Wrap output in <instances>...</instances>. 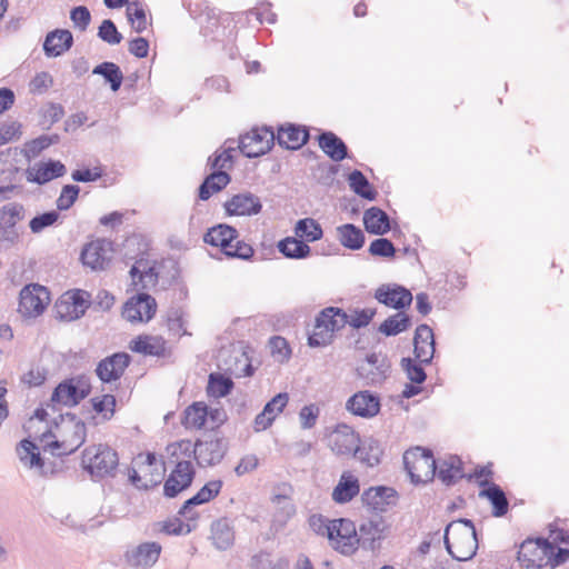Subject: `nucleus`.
<instances>
[{"label": "nucleus", "instance_id": "44", "mask_svg": "<svg viewBox=\"0 0 569 569\" xmlns=\"http://www.w3.org/2000/svg\"><path fill=\"white\" fill-rule=\"evenodd\" d=\"M279 251L287 258L290 259H303L310 254V247L293 237H288L278 243Z\"/></svg>", "mask_w": 569, "mask_h": 569}, {"label": "nucleus", "instance_id": "53", "mask_svg": "<svg viewBox=\"0 0 569 569\" xmlns=\"http://www.w3.org/2000/svg\"><path fill=\"white\" fill-rule=\"evenodd\" d=\"M127 16L136 32L141 33L147 29L146 11L138 2L128 3Z\"/></svg>", "mask_w": 569, "mask_h": 569}, {"label": "nucleus", "instance_id": "39", "mask_svg": "<svg viewBox=\"0 0 569 569\" xmlns=\"http://www.w3.org/2000/svg\"><path fill=\"white\" fill-rule=\"evenodd\" d=\"M437 470L439 479L447 486L455 483L463 477L461 460L457 456L441 460L439 466L437 465Z\"/></svg>", "mask_w": 569, "mask_h": 569}, {"label": "nucleus", "instance_id": "59", "mask_svg": "<svg viewBox=\"0 0 569 569\" xmlns=\"http://www.w3.org/2000/svg\"><path fill=\"white\" fill-rule=\"evenodd\" d=\"M320 415V409L317 405L310 403L303 406L299 411V422L302 429H311L316 426Z\"/></svg>", "mask_w": 569, "mask_h": 569}, {"label": "nucleus", "instance_id": "23", "mask_svg": "<svg viewBox=\"0 0 569 569\" xmlns=\"http://www.w3.org/2000/svg\"><path fill=\"white\" fill-rule=\"evenodd\" d=\"M67 173L66 166L59 160H48L34 163L26 171L29 182L44 184L53 179L63 177Z\"/></svg>", "mask_w": 569, "mask_h": 569}, {"label": "nucleus", "instance_id": "1", "mask_svg": "<svg viewBox=\"0 0 569 569\" xmlns=\"http://www.w3.org/2000/svg\"><path fill=\"white\" fill-rule=\"evenodd\" d=\"M443 540L447 551L459 561L471 559L478 549L476 529L469 519H458L448 523Z\"/></svg>", "mask_w": 569, "mask_h": 569}, {"label": "nucleus", "instance_id": "30", "mask_svg": "<svg viewBox=\"0 0 569 569\" xmlns=\"http://www.w3.org/2000/svg\"><path fill=\"white\" fill-rule=\"evenodd\" d=\"M362 502L375 511H385L395 502L396 491L389 487H371L363 491Z\"/></svg>", "mask_w": 569, "mask_h": 569}, {"label": "nucleus", "instance_id": "18", "mask_svg": "<svg viewBox=\"0 0 569 569\" xmlns=\"http://www.w3.org/2000/svg\"><path fill=\"white\" fill-rule=\"evenodd\" d=\"M359 442V435L346 423H339L329 437V446L337 456H356Z\"/></svg>", "mask_w": 569, "mask_h": 569}, {"label": "nucleus", "instance_id": "7", "mask_svg": "<svg viewBox=\"0 0 569 569\" xmlns=\"http://www.w3.org/2000/svg\"><path fill=\"white\" fill-rule=\"evenodd\" d=\"M82 463L92 476L103 478L114 475L119 458L117 451L109 446L98 445L83 451Z\"/></svg>", "mask_w": 569, "mask_h": 569}, {"label": "nucleus", "instance_id": "51", "mask_svg": "<svg viewBox=\"0 0 569 569\" xmlns=\"http://www.w3.org/2000/svg\"><path fill=\"white\" fill-rule=\"evenodd\" d=\"M24 217V208L18 202H9L0 208V226L16 228Z\"/></svg>", "mask_w": 569, "mask_h": 569}, {"label": "nucleus", "instance_id": "34", "mask_svg": "<svg viewBox=\"0 0 569 569\" xmlns=\"http://www.w3.org/2000/svg\"><path fill=\"white\" fill-rule=\"evenodd\" d=\"M319 147L333 161H341L347 157L346 143L333 132H322L319 138Z\"/></svg>", "mask_w": 569, "mask_h": 569}, {"label": "nucleus", "instance_id": "38", "mask_svg": "<svg viewBox=\"0 0 569 569\" xmlns=\"http://www.w3.org/2000/svg\"><path fill=\"white\" fill-rule=\"evenodd\" d=\"M131 350L144 356H163L166 352V340L159 336H139L131 342Z\"/></svg>", "mask_w": 569, "mask_h": 569}, {"label": "nucleus", "instance_id": "32", "mask_svg": "<svg viewBox=\"0 0 569 569\" xmlns=\"http://www.w3.org/2000/svg\"><path fill=\"white\" fill-rule=\"evenodd\" d=\"M360 491L359 480L351 472L345 471L332 491V499L337 503L351 501Z\"/></svg>", "mask_w": 569, "mask_h": 569}, {"label": "nucleus", "instance_id": "62", "mask_svg": "<svg viewBox=\"0 0 569 569\" xmlns=\"http://www.w3.org/2000/svg\"><path fill=\"white\" fill-rule=\"evenodd\" d=\"M80 192V188L76 184H67L62 188L57 199V208L59 210H68L76 202Z\"/></svg>", "mask_w": 569, "mask_h": 569}, {"label": "nucleus", "instance_id": "17", "mask_svg": "<svg viewBox=\"0 0 569 569\" xmlns=\"http://www.w3.org/2000/svg\"><path fill=\"white\" fill-rule=\"evenodd\" d=\"M89 307L87 292L77 290L67 292L56 302L54 310L57 318L64 321L79 319Z\"/></svg>", "mask_w": 569, "mask_h": 569}, {"label": "nucleus", "instance_id": "3", "mask_svg": "<svg viewBox=\"0 0 569 569\" xmlns=\"http://www.w3.org/2000/svg\"><path fill=\"white\" fill-rule=\"evenodd\" d=\"M238 231L228 224H218L210 228L203 237L206 243L220 247L228 258L249 260L253 256V248L244 241L238 240Z\"/></svg>", "mask_w": 569, "mask_h": 569}, {"label": "nucleus", "instance_id": "15", "mask_svg": "<svg viewBox=\"0 0 569 569\" xmlns=\"http://www.w3.org/2000/svg\"><path fill=\"white\" fill-rule=\"evenodd\" d=\"M156 311V299L148 293H138L124 303L122 317L131 323H143L149 322Z\"/></svg>", "mask_w": 569, "mask_h": 569}, {"label": "nucleus", "instance_id": "50", "mask_svg": "<svg viewBox=\"0 0 569 569\" xmlns=\"http://www.w3.org/2000/svg\"><path fill=\"white\" fill-rule=\"evenodd\" d=\"M357 532L359 546L361 545L363 548L369 549H373L375 542L381 537L379 525L371 520L362 522Z\"/></svg>", "mask_w": 569, "mask_h": 569}, {"label": "nucleus", "instance_id": "16", "mask_svg": "<svg viewBox=\"0 0 569 569\" xmlns=\"http://www.w3.org/2000/svg\"><path fill=\"white\" fill-rule=\"evenodd\" d=\"M162 547L156 541H146L124 552V562L132 569H151L161 555Z\"/></svg>", "mask_w": 569, "mask_h": 569}, {"label": "nucleus", "instance_id": "61", "mask_svg": "<svg viewBox=\"0 0 569 569\" xmlns=\"http://www.w3.org/2000/svg\"><path fill=\"white\" fill-rule=\"evenodd\" d=\"M96 412L101 413L104 419H110L113 416L116 407V398L112 395H104L100 398L91 400Z\"/></svg>", "mask_w": 569, "mask_h": 569}, {"label": "nucleus", "instance_id": "6", "mask_svg": "<svg viewBox=\"0 0 569 569\" xmlns=\"http://www.w3.org/2000/svg\"><path fill=\"white\" fill-rule=\"evenodd\" d=\"M405 469L413 483L431 481L437 472V462L430 450L416 447L403 453Z\"/></svg>", "mask_w": 569, "mask_h": 569}, {"label": "nucleus", "instance_id": "2", "mask_svg": "<svg viewBox=\"0 0 569 569\" xmlns=\"http://www.w3.org/2000/svg\"><path fill=\"white\" fill-rule=\"evenodd\" d=\"M87 429L84 422L77 419L74 415L67 413L61 416L59 423H56L52 437L54 440L47 441L46 445L51 452L57 456H67L73 453L82 446L86 440Z\"/></svg>", "mask_w": 569, "mask_h": 569}, {"label": "nucleus", "instance_id": "28", "mask_svg": "<svg viewBox=\"0 0 569 569\" xmlns=\"http://www.w3.org/2000/svg\"><path fill=\"white\" fill-rule=\"evenodd\" d=\"M210 539L218 550H227L234 542V526L230 518L222 517L214 520L210 528Z\"/></svg>", "mask_w": 569, "mask_h": 569}, {"label": "nucleus", "instance_id": "31", "mask_svg": "<svg viewBox=\"0 0 569 569\" xmlns=\"http://www.w3.org/2000/svg\"><path fill=\"white\" fill-rule=\"evenodd\" d=\"M276 139L280 146L296 150L308 141L309 132L299 126L288 124L278 129Z\"/></svg>", "mask_w": 569, "mask_h": 569}, {"label": "nucleus", "instance_id": "42", "mask_svg": "<svg viewBox=\"0 0 569 569\" xmlns=\"http://www.w3.org/2000/svg\"><path fill=\"white\" fill-rule=\"evenodd\" d=\"M208 419V407L203 402H194L184 410L182 423L188 429H201Z\"/></svg>", "mask_w": 569, "mask_h": 569}, {"label": "nucleus", "instance_id": "40", "mask_svg": "<svg viewBox=\"0 0 569 569\" xmlns=\"http://www.w3.org/2000/svg\"><path fill=\"white\" fill-rule=\"evenodd\" d=\"M230 181V177L227 172L218 170L208 176L199 187V198L201 200H208L212 193L223 189Z\"/></svg>", "mask_w": 569, "mask_h": 569}, {"label": "nucleus", "instance_id": "13", "mask_svg": "<svg viewBox=\"0 0 569 569\" xmlns=\"http://www.w3.org/2000/svg\"><path fill=\"white\" fill-rule=\"evenodd\" d=\"M276 140L274 132L267 128H256L239 138V149L247 158H257L267 153Z\"/></svg>", "mask_w": 569, "mask_h": 569}, {"label": "nucleus", "instance_id": "52", "mask_svg": "<svg viewBox=\"0 0 569 569\" xmlns=\"http://www.w3.org/2000/svg\"><path fill=\"white\" fill-rule=\"evenodd\" d=\"M233 388V382L230 378L223 377L219 373H211L209 376L207 391L208 395L221 398L230 393Z\"/></svg>", "mask_w": 569, "mask_h": 569}, {"label": "nucleus", "instance_id": "48", "mask_svg": "<svg viewBox=\"0 0 569 569\" xmlns=\"http://www.w3.org/2000/svg\"><path fill=\"white\" fill-rule=\"evenodd\" d=\"M296 236L309 242L320 240L323 236L321 226L311 218H305L297 222Z\"/></svg>", "mask_w": 569, "mask_h": 569}, {"label": "nucleus", "instance_id": "26", "mask_svg": "<svg viewBox=\"0 0 569 569\" xmlns=\"http://www.w3.org/2000/svg\"><path fill=\"white\" fill-rule=\"evenodd\" d=\"M416 358L421 363H430L435 355V338L432 329L427 325L417 327L413 337Z\"/></svg>", "mask_w": 569, "mask_h": 569}, {"label": "nucleus", "instance_id": "33", "mask_svg": "<svg viewBox=\"0 0 569 569\" xmlns=\"http://www.w3.org/2000/svg\"><path fill=\"white\" fill-rule=\"evenodd\" d=\"M363 224L369 233L382 236L390 230L389 216L377 207L367 209L363 213Z\"/></svg>", "mask_w": 569, "mask_h": 569}, {"label": "nucleus", "instance_id": "5", "mask_svg": "<svg viewBox=\"0 0 569 569\" xmlns=\"http://www.w3.org/2000/svg\"><path fill=\"white\" fill-rule=\"evenodd\" d=\"M169 449H172V455L177 452V449L184 453L192 452L200 467H209L219 463L223 459L228 445L223 438H208L198 440L194 445L189 440H182L171 445Z\"/></svg>", "mask_w": 569, "mask_h": 569}, {"label": "nucleus", "instance_id": "35", "mask_svg": "<svg viewBox=\"0 0 569 569\" xmlns=\"http://www.w3.org/2000/svg\"><path fill=\"white\" fill-rule=\"evenodd\" d=\"M336 233L340 244L347 249L359 250L365 244L366 237L363 231L352 223L338 226Z\"/></svg>", "mask_w": 569, "mask_h": 569}, {"label": "nucleus", "instance_id": "12", "mask_svg": "<svg viewBox=\"0 0 569 569\" xmlns=\"http://www.w3.org/2000/svg\"><path fill=\"white\" fill-rule=\"evenodd\" d=\"M551 542L547 539H527L525 540L518 551V560L526 569H540L548 567L550 563Z\"/></svg>", "mask_w": 569, "mask_h": 569}, {"label": "nucleus", "instance_id": "36", "mask_svg": "<svg viewBox=\"0 0 569 569\" xmlns=\"http://www.w3.org/2000/svg\"><path fill=\"white\" fill-rule=\"evenodd\" d=\"M222 482L220 480H213L206 483L193 497L188 499L180 508L179 513L187 516L191 512V508L198 505L209 502L220 492Z\"/></svg>", "mask_w": 569, "mask_h": 569}, {"label": "nucleus", "instance_id": "64", "mask_svg": "<svg viewBox=\"0 0 569 569\" xmlns=\"http://www.w3.org/2000/svg\"><path fill=\"white\" fill-rule=\"evenodd\" d=\"M369 252L372 256L391 258L396 253V248L389 239L378 238L370 243Z\"/></svg>", "mask_w": 569, "mask_h": 569}, {"label": "nucleus", "instance_id": "4", "mask_svg": "<svg viewBox=\"0 0 569 569\" xmlns=\"http://www.w3.org/2000/svg\"><path fill=\"white\" fill-rule=\"evenodd\" d=\"M347 325V313L339 308L323 309L316 318L312 331L308 336L311 348L326 347L333 341L335 332Z\"/></svg>", "mask_w": 569, "mask_h": 569}, {"label": "nucleus", "instance_id": "24", "mask_svg": "<svg viewBox=\"0 0 569 569\" xmlns=\"http://www.w3.org/2000/svg\"><path fill=\"white\" fill-rule=\"evenodd\" d=\"M130 363V356L124 352H118L102 359L97 368L96 373L102 382H111L118 380Z\"/></svg>", "mask_w": 569, "mask_h": 569}, {"label": "nucleus", "instance_id": "25", "mask_svg": "<svg viewBox=\"0 0 569 569\" xmlns=\"http://www.w3.org/2000/svg\"><path fill=\"white\" fill-rule=\"evenodd\" d=\"M224 208L229 216H253L261 211L262 204L257 196L243 192L229 199L224 203Z\"/></svg>", "mask_w": 569, "mask_h": 569}, {"label": "nucleus", "instance_id": "54", "mask_svg": "<svg viewBox=\"0 0 569 569\" xmlns=\"http://www.w3.org/2000/svg\"><path fill=\"white\" fill-rule=\"evenodd\" d=\"M59 219V212L56 210L47 211L32 218L29 227L33 233H40L48 227L54 224Z\"/></svg>", "mask_w": 569, "mask_h": 569}, {"label": "nucleus", "instance_id": "11", "mask_svg": "<svg viewBox=\"0 0 569 569\" xmlns=\"http://www.w3.org/2000/svg\"><path fill=\"white\" fill-rule=\"evenodd\" d=\"M218 367L236 378L250 377L253 367L247 351L242 347L230 346L219 350Z\"/></svg>", "mask_w": 569, "mask_h": 569}, {"label": "nucleus", "instance_id": "10", "mask_svg": "<svg viewBox=\"0 0 569 569\" xmlns=\"http://www.w3.org/2000/svg\"><path fill=\"white\" fill-rule=\"evenodd\" d=\"M136 463L139 467L138 470L136 468L128 470L129 480L134 487L147 489L161 481L164 469L163 465L158 462L154 453L139 455Z\"/></svg>", "mask_w": 569, "mask_h": 569}, {"label": "nucleus", "instance_id": "19", "mask_svg": "<svg viewBox=\"0 0 569 569\" xmlns=\"http://www.w3.org/2000/svg\"><path fill=\"white\" fill-rule=\"evenodd\" d=\"M111 242L106 239H97L84 246L81 251V260L86 267L97 271L103 270L111 260Z\"/></svg>", "mask_w": 569, "mask_h": 569}, {"label": "nucleus", "instance_id": "60", "mask_svg": "<svg viewBox=\"0 0 569 569\" xmlns=\"http://www.w3.org/2000/svg\"><path fill=\"white\" fill-rule=\"evenodd\" d=\"M401 368L407 373L408 379L415 383H422L427 378L421 365L416 363L411 358H402Z\"/></svg>", "mask_w": 569, "mask_h": 569}, {"label": "nucleus", "instance_id": "20", "mask_svg": "<svg viewBox=\"0 0 569 569\" xmlns=\"http://www.w3.org/2000/svg\"><path fill=\"white\" fill-rule=\"evenodd\" d=\"M389 368L390 366L385 357L370 353L358 366L357 373L365 381V385H379L387 378Z\"/></svg>", "mask_w": 569, "mask_h": 569}, {"label": "nucleus", "instance_id": "43", "mask_svg": "<svg viewBox=\"0 0 569 569\" xmlns=\"http://www.w3.org/2000/svg\"><path fill=\"white\" fill-rule=\"evenodd\" d=\"M411 325V319L408 315L399 311L388 317L380 326L379 332L387 337L397 336L406 331Z\"/></svg>", "mask_w": 569, "mask_h": 569}, {"label": "nucleus", "instance_id": "46", "mask_svg": "<svg viewBox=\"0 0 569 569\" xmlns=\"http://www.w3.org/2000/svg\"><path fill=\"white\" fill-rule=\"evenodd\" d=\"M183 517L188 520L187 522H183L180 519L174 518L172 520L163 522L161 531L167 535L173 536H184L190 533L192 530L196 529L198 517L194 513H188L187 516Z\"/></svg>", "mask_w": 569, "mask_h": 569}, {"label": "nucleus", "instance_id": "49", "mask_svg": "<svg viewBox=\"0 0 569 569\" xmlns=\"http://www.w3.org/2000/svg\"><path fill=\"white\" fill-rule=\"evenodd\" d=\"M349 184L350 188L360 197L367 199V200H375L377 197V191H375L368 181V179L365 177V174L359 170H353L349 174Z\"/></svg>", "mask_w": 569, "mask_h": 569}, {"label": "nucleus", "instance_id": "57", "mask_svg": "<svg viewBox=\"0 0 569 569\" xmlns=\"http://www.w3.org/2000/svg\"><path fill=\"white\" fill-rule=\"evenodd\" d=\"M98 36L109 44H118L122 40V34L118 31L113 21L106 19L99 27Z\"/></svg>", "mask_w": 569, "mask_h": 569}, {"label": "nucleus", "instance_id": "45", "mask_svg": "<svg viewBox=\"0 0 569 569\" xmlns=\"http://www.w3.org/2000/svg\"><path fill=\"white\" fill-rule=\"evenodd\" d=\"M480 495L486 496L492 505V515L495 517H502L507 513L509 503L505 492L498 485L491 483L487 489L482 490Z\"/></svg>", "mask_w": 569, "mask_h": 569}, {"label": "nucleus", "instance_id": "22", "mask_svg": "<svg viewBox=\"0 0 569 569\" xmlns=\"http://www.w3.org/2000/svg\"><path fill=\"white\" fill-rule=\"evenodd\" d=\"M193 477L194 469L192 463L187 460L179 461L164 482V495L169 498L176 497L191 485Z\"/></svg>", "mask_w": 569, "mask_h": 569}, {"label": "nucleus", "instance_id": "21", "mask_svg": "<svg viewBox=\"0 0 569 569\" xmlns=\"http://www.w3.org/2000/svg\"><path fill=\"white\" fill-rule=\"evenodd\" d=\"M346 409L353 416L373 418L380 411V399L368 390L358 391L347 400Z\"/></svg>", "mask_w": 569, "mask_h": 569}, {"label": "nucleus", "instance_id": "47", "mask_svg": "<svg viewBox=\"0 0 569 569\" xmlns=\"http://www.w3.org/2000/svg\"><path fill=\"white\" fill-rule=\"evenodd\" d=\"M93 74H99L110 83L112 91H118L121 87L123 74L120 68L113 62H102L94 67Z\"/></svg>", "mask_w": 569, "mask_h": 569}, {"label": "nucleus", "instance_id": "56", "mask_svg": "<svg viewBox=\"0 0 569 569\" xmlns=\"http://www.w3.org/2000/svg\"><path fill=\"white\" fill-rule=\"evenodd\" d=\"M254 569H288V562L274 559L269 553H259L252 558Z\"/></svg>", "mask_w": 569, "mask_h": 569}, {"label": "nucleus", "instance_id": "27", "mask_svg": "<svg viewBox=\"0 0 569 569\" xmlns=\"http://www.w3.org/2000/svg\"><path fill=\"white\" fill-rule=\"evenodd\" d=\"M375 298L387 307L395 309H402L409 306L412 301V295L403 287L381 286L376 290Z\"/></svg>", "mask_w": 569, "mask_h": 569}, {"label": "nucleus", "instance_id": "9", "mask_svg": "<svg viewBox=\"0 0 569 569\" xmlns=\"http://www.w3.org/2000/svg\"><path fill=\"white\" fill-rule=\"evenodd\" d=\"M90 391V378L86 375H78L60 382L52 392L51 401L67 407H74L87 398Z\"/></svg>", "mask_w": 569, "mask_h": 569}, {"label": "nucleus", "instance_id": "37", "mask_svg": "<svg viewBox=\"0 0 569 569\" xmlns=\"http://www.w3.org/2000/svg\"><path fill=\"white\" fill-rule=\"evenodd\" d=\"M383 451L385 449L382 443L379 440L370 437L366 438L361 445L360 442L358 443V449L355 457L359 458L367 466L375 467L380 463Z\"/></svg>", "mask_w": 569, "mask_h": 569}, {"label": "nucleus", "instance_id": "58", "mask_svg": "<svg viewBox=\"0 0 569 569\" xmlns=\"http://www.w3.org/2000/svg\"><path fill=\"white\" fill-rule=\"evenodd\" d=\"M376 315V309L365 308L355 310L351 315H347V323L352 328L360 329L368 326Z\"/></svg>", "mask_w": 569, "mask_h": 569}, {"label": "nucleus", "instance_id": "63", "mask_svg": "<svg viewBox=\"0 0 569 569\" xmlns=\"http://www.w3.org/2000/svg\"><path fill=\"white\" fill-rule=\"evenodd\" d=\"M289 402L288 392H280L271 398L263 407L266 413H268L272 419H276L287 407Z\"/></svg>", "mask_w": 569, "mask_h": 569}, {"label": "nucleus", "instance_id": "29", "mask_svg": "<svg viewBox=\"0 0 569 569\" xmlns=\"http://www.w3.org/2000/svg\"><path fill=\"white\" fill-rule=\"evenodd\" d=\"M73 43L72 33L66 29H56L49 32L43 42V50L48 57H59L68 51Z\"/></svg>", "mask_w": 569, "mask_h": 569}, {"label": "nucleus", "instance_id": "55", "mask_svg": "<svg viewBox=\"0 0 569 569\" xmlns=\"http://www.w3.org/2000/svg\"><path fill=\"white\" fill-rule=\"evenodd\" d=\"M168 329L179 336L188 335L184 328V312L181 308H172L167 315Z\"/></svg>", "mask_w": 569, "mask_h": 569}, {"label": "nucleus", "instance_id": "14", "mask_svg": "<svg viewBox=\"0 0 569 569\" xmlns=\"http://www.w3.org/2000/svg\"><path fill=\"white\" fill-rule=\"evenodd\" d=\"M49 292L40 284L26 286L20 292L18 311L27 318H33L43 312L49 303Z\"/></svg>", "mask_w": 569, "mask_h": 569}, {"label": "nucleus", "instance_id": "41", "mask_svg": "<svg viewBox=\"0 0 569 569\" xmlns=\"http://www.w3.org/2000/svg\"><path fill=\"white\" fill-rule=\"evenodd\" d=\"M17 455L21 463L28 468H42L43 460L39 448L30 440L24 439L17 446Z\"/></svg>", "mask_w": 569, "mask_h": 569}, {"label": "nucleus", "instance_id": "8", "mask_svg": "<svg viewBox=\"0 0 569 569\" xmlns=\"http://www.w3.org/2000/svg\"><path fill=\"white\" fill-rule=\"evenodd\" d=\"M326 533L331 547L345 556L352 555L359 547L358 532L349 519H333L326 525Z\"/></svg>", "mask_w": 569, "mask_h": 569}]
</instances>
